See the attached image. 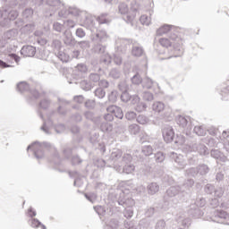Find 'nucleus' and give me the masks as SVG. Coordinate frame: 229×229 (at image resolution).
<instances>
[{
	"label": "nucleus",
	"instance_id": "obj_35",
	"mask_svg": "<svg viewBox=\"0 0 229 229\" xmlns=\"http://www.w3.org/2000/svg\"><path fill=\"white\" fill-rule=\"evenodd\" d=\"M87 71H88L87 65H85L84 64H79L75 69V72H77L78 76H81V77L83 76V74H85Z\"/></svg>",
	"mask_w": 229,
	"mask_h": 229
},
{
	"label": "nucleus",
	"instance_id": "obj_19",
	"mask_svg": "<svg viewBox=\"0 0 229 229\" xmlns=\"http://www.w3.org/2000/svg\"><path fill=\"white\" fill-rule=\"evenodd\" d=\"M158 87V83L152 81L149 77H145L143 81H141V87L142 89H145L146 90H149L154 87Z\"/></svg>",
	"mask_w": 229,
	"mask_h": 229
},
{
	"label": "nucleus",
	"instance_id": "obj_15",
	"mask_svg": "<svg viewBox=\"0 0 229 229\" xmlns=\"http://www.w3.org/2000/svg\"><path fill=\"white\" fill-rule=\"evenodd\" d=\"M64 43L69 47H74L76 46V39L72 36V33L69 30H65L64 33Z\"/></svg>",
	"mask_w": 229,
	"mask_h": 229
},
{
	"label": "nucleus",
	"instance_id": "obj_32",
	"mask_svg": "<svg viewBox=\"0 0 229 229\" xmlns=\"http://www.w3.org/2000/svg\"><path fill=\"white\" fill-rule=\"evenodd\" d=\"M128 130L131 135H139V133H140V126L136 123L129 125Z\"/></svg>",
	"mask_w": 229,
	"mask_h": 229
},
{
	"label": "nucleus",
	"instance_id": "obj_42",
	"mask_svg": "<svg viewBox=\"0 0 229 229\" xmlns=\"http://www.w3.org/2000/svg\"><path fill=\"white\" fill-rule=\"evenodd\" d=\"M131 81L133 85H140V83H142L143 81V79L142 77H140V74L137 72L135 75L131 77Z\"/></svg>",
	"mask_w": 229,
	"mask_h": 229
},
{
	"label": "nucleus",
	"instance_id": "obj_8",
	"mask_svg": "<svg viewBox=\"0 0 229 229\" xmlns=\"http://www.w3.org/2000/svg\"><path fill=\"white\" fill-rule=\"evenodd\" d=\"M133 40L130 38H118L116 40L115 49L117 53L124 54L126 53V49H128V46L133 44Z\"/></svg>",
	"mask_w": 229,
	"mask_h": 229
},
{
	"label": "nucleus",
	"instance_id": "obj_43",
	"mask_svg": "<svg viewBox=\"0 0 229 229\" xmlns=\"http://www.w3.org/2000/svg\"><path fill=\"white\" fill-rule=\"evenodd\" d=\"M51 105V100L49 98H43L39 102V108H42L43 110H47Z\"/></svg>",
	"mask_w": 229,
	"mask_h": 229
},
{
	"label": "nucleus",
	"instance_id": "obj_31",
	"mask_svg": "<svg viewBox=\"0 0 229 229\" xmlns=\"http://www.w3.org/2000/svg\"><path fill=\"white\" fill-rule=\"evenodd\" d=\"M100 130L104 132L112 131V130H114V125H112V123L110 122H102L100 125Z\"/></svg>",
	"mask_w": 229,
	"mask_h": 229
},
{
	"label": "nucleus",
	"instance_id": "obj_39",
	"mask_svg": "<svg viewBox=\"0 0 229 229\" xmlns=\"http://www.w3.org/2000/svg\"><path fill=\"white\" fill-rule=\"evenodd\" d=\"M141 153L145 155V157H150L153 155V147L151 145H145L141 148Z\"/></svg>",
	"mask_w": 229,
	"mask_h": 229
},
{
	"label": "nucleus",
	"instance_id": "obj_40",
	"mask_svg": "<svg viewBox=\"0 0 229 229\" xmlns=\"http://www.w3.org/2000/svg\"><path fill=\"white\" fill-rule=\"evenodd\" d=\"M108 14L106 13H103L101 15H99L98 18H96L97 20V22L98 24H109L110 23V21L106 19Z\"/></svg>",
	"mask_w": 229,
	"mask_h": 229
},
{
	"label": "nucleus",
	"instance_id": "obj_1",
	"mask_svg": "<svg viewBox=\"0 0 229 229\" xmlns=\"http://www.w3.org/2000/svg\"><path fill=\"white\" fill-rule=\"evenodd\" d=\"M49 148L54 151L53 159L50 162H52V164H55V165H60L62 159L58 155V151H56L55 148L51 147V143H47V142L40 143L38 141H35L31 145L28 146L27 151H30V149H32L36 158L38 160H40V158H44V150L49 149Z\"/></svg>",
	"mask_w": 229,
	"mask_h": 229
},
{
	"label": "nucleus",
	"instance_id": "obj_7",
	"mask_svg": "<svg viewBox=\"0 0 229 229\" xmlns=\"http://www.w3.org/2000/svg\"><path fill=\"white\" fill-rule=\"evenodd\" d=\"M169 157L175 163L178 169H185L187 167V159L182 154L170 152Z\"/></svg>",
	"mask_w": 229,
	"mask_h": 229
},
{
	"label": "nucleus",
	"instance_id": "obj_3",
	"mask_svg": "<svg viewBox=\"0 0 229 229\" xmlns=\"http://www.w3.org/2000/svg\"><path fill=\"white\" fill-rule=\"evenodd\" d=\"M91 40L96 44L93 47V51L98 55H103L106 47L103 46L105 42L108 40V34L106 30H97V32L91 35Z\"/></svg>",
	"mask_w": 229,
	"mask_h": 229
},
{
	"label": "nucleus",
	"instance_id": "obj_37",
	"mask_svg": "<svg viewBox=\"0 0 229 229\" xmlns=\"http://www.w3.org/2000/svg\"><path fill=\"white\" fill-rule=\"evenodd\" d=\"M198 174H199L198 172V167H191L185 171V176L196 178V176H198Z\"/></svg>",
	"mask_w": 229,
	"mask_h": 229
},
{
	"label": "nucleus",
	"instance_id": "obj_12",
	"mask_svg": "<svg viewBox=\"0 0 229 229\" xmlns=\"http://www.w3.org/2000/svg\"><path fill=\"white\" fill-rule=\"evenodd\" d=\"M114 169L116 173H124L125 174H131L135 171V165L129 163L121 166V165H113Z\"/></svg>",
	"mask_w": 229,
	"mask_h": 229
},
{
	"label": "nucleus",
	"instance_id": "obj_26",
	"mask_svg": "<svg viewBox=\"0 0 229 229\" xmlns=\"http://www.w3.org/2000/svg\"><path fill=\"white\" fill-rule=\"evenodd\" d=\"M148 194L153 196L154 194H157L158 191H160V186L157 182H151L147 187Z\"/></svg>",
	"mask_w": 229,
	"mask_h": 229
},
{
	"label": "nucleus",
	"instance_id": "obj_62",
	"mask_svg": "<svg viewBox=\"0 0 229 229\" xmlns=\"http://www.w3.org/2000/svg\"><path fill=\"white\" fill-rule=\"evenodd\" d=\"M121 99L123 103H128V101H130V99H131V97L130 93H128V91H123L121 94Z\"/></svg>",
	"mask_w": 229,
	"mask_h": 229
},
{
	"label": "nucleus",
	"instance_id": "obj_36",
	"mask_svg": "<svg viewBox=\"0 0 229 229\" xmlns=\"http://www.w3.org/2000/svg\"><path fill=\"white\" fill-rule=\"evenodd\" d=\"M171 28H173V26L171 25H163L161 28H159L157 30V35L162 36V35H165V33H169V31H171Z\"/></svg>",
	"mask_w": 229,
	"mask_h": 229
},
{
	"label": "nucleus",
	"instance_id": "obj_9",
	"mask_svg": "<svg viewBox=\"0 0 229 229\" xmlns=\"http://www.w3.org/2000/svg\"><path fill=\"white\" fill-rule=\"evenodd\" d=\"M229 215L226 211L216 210L214 213L213 221L215 223H220V225H228Z\"/></svg>",
	"mask_w": 229,
	"mask_h": 229
},
{
	"label": "nucleus",
	"instance_id": "obj_44",
	"mask_svg": "<svg viewBox=\"0 0 229 229\" xmlns=\"http://www.w3.org/2000/svg\"><path fill=\"white\" fill-rule=\"evenodd\" d=\"M109 76L114 80H119L121 78V71L117 68H113L109 72Z\"/></svg>",
	"mask_w": 229,
	"mask_h": 229
},
{
	"label": "nucleus",
	"instance_id": "obj_58",
	"mask_svg": "<svg viewBox=\"0 0 229 229\" xmlns=\"http://www.w3.org/2000/svg\"><path fill=\"white\" fill-rule=\"evenodd\" d=\"M216 187L212 184H207L204 188L206 194H209L210 196H214Z\"/></svg>",
	"mask_w": 229,
	"mask_h": 229
},
{
	"label": "nucleus",
	"instance_id": "obj_18",
	"mask_svg": "<svg viewBox=\"0 0 229 229\" xmlns=\"http://www.w3.org/2000/svg\"><path fill=\"white\" fill-rule=\"evenodd\" d=\"M131 54L132 56L140 57L144 55V48L137 41H133Z\"/></svg>",
	"mask_w": 229,
	"mask_h": 229
},
{
	"label": "nucleus",
	"instance_id": "obj_52",
	"mask_svg": "<svg viewBox=\"0 0 229 229\" xmlns=\"http://www.w3.org/2000/svg\"><path fill=\"white\" fill-rule=\"evenodd\" d=\"M94 94L96 98H98V99H103L105 96H106V92L102 88H98L94 91Z\"/></svg>",
	"mask_w": 229,
	"mask_h": 229
},
{
	"label": "nucleus",
	"instance_id": "obj_17",
	"mask_svg": "<svg viewBox=\"0 0 229 229\" xmlns=\"http://www.w3.org/2000/svg\"><path fill=\"white\" fill-rule=\"evenodd\" d=\"M189 216H191V217H194L195 219H198L203 216V211L199 209L196 204H191L190 206V209L188 210Z\"/></svg>",
	"mask_w": 229,
	"mask_h": 229
},
{
	"label": "nucleus",
	"instance_id": "obj_24",
	"mask_svg": "<svg viewBox=\"0 0 229 229\" xmlns=\"http://www.w3.org/2000/svg\"><path fill=\"white\" fill-rule=\"evenodd\" d=\"M152 110L157 114H162V112L165 110V105L160 101L154 102V104L152 105Z\"/></svg>",
	"mask_w": 229,
	"mask_h": 229
},
{
	"label": "nucleus",
	"instance_id": "obj_30",
	"mask_svg": "<svg viewBox=\"0 0 229 229\" xmlns=\"http://www.w3.org/2000/svg\"><path fill=\"white\" fill-rule=\"evenodd\" d=\"M80 87L82 89V90H85L86 92H89V90L92 89V83L89 81L83 80L80 81Z\"/></svg>",
	"mask_w": 229,
	"mask_h": 229
},
{
	"label": "nucleus",
	"instance_id": "obj_25",
	"mask_svg": "<svg viewBox=\"0 0 229 229\" xmlns=\"http://www.w3.org/2000/svg\"><path fill=\"white\" fill-rule=\"evenodd\" d=\"M198 173L200 176H206L210 173V167L208 165L200 164L197 166Z\"/></svg>",
	"mask_w": 229,
	"mask_h": 229
},
{
	"label": "nucleus",
	"instance_id": "obj_50",
	"mask_svg": "<svg viewBox=\"0 0 229 229\" xmlns=\"http://www.w3.org/2000/svg\"><path fill=\"white\" fill-rule=\"evenodd\" d=\"M140 21L143 26H149L151 24V18H149L148 15L143 14L140 18Z\"/></svg>",
	"mask_w": 229,
	"mask_h": 229
},
{
	"label": "nucleus",
	"instance_id": "obj_41",
	"mask_svg": "<svg viewBox=\"0 0 229 229\" xmlns=\"http://www.w3.org/2000/svg\"><path fill=\"white\" fill-rule=\"evenodd\" d=\"M193 132L196 133V135H199V137H203L207 135V131L203 129L202 126H195L193 128Z\"/></svg>",
	"mask_w": 229,
	"mask_h": 229
},
{
	"label": "nucleus",
	"instance_id": "obj_10",
	"mask_svg": "<svg viewBox=\"0 0 229 229\" xmlns=\"http://www.w3.org/2000/svg\"><path fill=\"white\" fill-rule=\"evenodd\" d=\"M83 15L84 20L82 22V26H84V28H87V30H90L91 31L92 30H96V24H98L96 17L90 14H87V13H84Z\"/></svg>",
	"mask_w": 229,
	"mask_h": 229
},
{
	"label": "nucleus",
	"instance_id": "obj_53",
	"mask_svg": "<svg viewBox=\"0 0 229 229\" xmlns=\"http://www.w3.org/2000/svg\"><path fill=\"white\" fill-rule=\"evenodd\" d=\"M117 98H119V93L117 90H113L108 95V99L111 103H115V101H117Z\"/></svg>",
	"mask_w": 229,
	"mask_h": 229
},
{
	"label": "nucleus",
	"instance_id": "obj_63",
	"mask_svg": "<svg viewBox=\"0 0 229 229\" xmlns=\"http://www.w3.org/2000/svg\"><path fill=\"white\" fill-rule=\"evenodd\" d=\"M119 90L123 92H128V84L126 81H123L118 84Z\"/></svg>",
	"mask_w": 229,
	"mask_h": 229
},
{
	"label": "nucleus",
	"instance_id": "obj_21",
	"mask_svg": "<svg viewBox=\"0 0 229 229\" xmlns=\"http://www.w3.org/2000/svg\"><path fill=\"white\" fill-rule=\"evenodd\" d=\"M123 158V150L121 149H114L110 156V159L114 162V165H117L115 162L122 161Z\"/></svg>",
	"mask_w": 229,
	"mask_h": 229
},
{
	"label": "nucleus",
	"instance_id": "obj_46",
	"mask_svg": "<svg viewBox=\"0 0 229 229\" xmlns=\"http://www.w3.org/2000/svg\"><path fill=\"white\" fill-rule=\"evenodd\" d=\"M84 13L85 12H81L76 7H70V15L73 17H80V15H84Z\"/></svg>",
	"mask_w": 229,
	"mask_h": 229
},
{
	"label": "nucleus",
	"instance_id": "obj_28",
	"mask_svg": "<svg viewBox=\"0 0 229 229\" xmlns=\"http://www.w3.org/2000/svg\"><path fill=\"white\" fill-rule=\"evenodd\" d=\"M139 94H141V98L144 101H153V99H155V97L153 95V93H151L150 91L145 90H140Z\"/></svg>",
	"mask_w": 229,
	"mask_h": 229
},
{
	"label": "nucleus",
	"instance_id": "obj_5",
	"mask_svg": "<svg viewBox=\"0 0 229 229\" xmlns=\"http://www.w3.org/2000/svg\"><path fill=\"white\" fill-rule=\"evenodd\" d=\"M17 17H19V13L17 12V10H0V26H3V28L10 26V22H12V21H15Z\"/></svg>",
	"mask_w": 229,
	"mask_h": 229
},
{
	"label": "nucleus",
	"instance_id": "obj_33",
	"mask_svg": "<svg viewBox=\"0 0 229 229\" xmlns=\"http://www.w3.org/2000/svg\"><path fill=\"white\" fill-rule=\"evenodd\" d=\"M130 12V9L128 8V4L126 3H120L118 4V13L121 15H126Z\"/></svg>",
	"mask_w": 229,
	"mask_h": 229
},
{
	"label": "nucleus",
	"instance_id": "obj_59",
	"mask_svg": "<svg viewBox=\"0 0 229 229\" xmlns=\"http://www.w3.org/2000/svg\"><path fill=\"white\" fill-rule=\"evenodd\" d=\"M89 81H93V83H99V81H101V75H99L98 73H90Z\"/></svg>",
	"mask_w": 229,
	"mask_h": 229
},
{
	"label": "nucleus",
	"instance_id": "obj_55",
	"mask_svg": "<svg viewBox=\"0 0 229 229\" xmlns=\"http://www.w3.org/2000/svg\"><path fill=\"white\" fill-rule=\"evenodd\" d=\"M133 160V157H131V154H123V156L122 157V161L123 164L126 165V164H131V161Z\"/></svg>",
	"mask_w": 229,
	"mask_h": 229
},
{
	"label": "nucleus",
	"instance_id": "obj_38",
	"mask_svg": "<svg viewBox=\"0 0 229 229\" xmlns=\"http://www.w3.org/2000/svg\"><path fill=\"white\" fill-rule=\"evenodd\" d=\"M225 174L226 172L223 168H218L216 170V182H223L225 180Z\"/></svg>",
	"mask_w": 229,
	"mask_h": 229
},
{
	"label": "nucleus",
	"instance_id": "obj_48",
	"mask_svg": "<svg viewBox=\"0 0 229 229\" xmlns=\"http://www.w3.org/2000/svg\"><path fill=\"white\" fill-rule=\"evenodd\" d=\"M159 44L163 47H171V46H173V42H171V40L167 38H161L159 39Z\"/></svg>",
	"mask_w": 229,
	"mask_h": 229
},
{
	"label": "nucleus",
	"instance_id": "obj_27",
	"mask_svg": "<svg viewBox=\"0 0 229 229\" xmlns=\"http://www.w3.org/2000/svg\"><path fill=\"white\" fill-rule=\"evenodd\" d=\"M69 176L71 178H75L73 182L75 187H81V185H83L81 178L78 177V172H69Z\"/></svg>",
	"mask_w": 229,
	"mask_h": 229
},
{
	"label": "nucleus",
	"instance_id": "obj_34",
	"mask_svg": "<svg viewBox=\"0 0 229 229\" xmlns=\"http://www.w3.org/2000/svg\"><path fill=\"white\" fill-rule=\"evenodd\" d=\"M15 37H17V30H7L4 34V38L5 40H13V38H15Z\"/></svg>",
	"mask_w": 229,
	"mask_h": 229
},
{
	"label": "nucleus",
	"instance_id": "obj_22",
	"mask_svg": "<svg viewBox=\"0 0 229 229\" xmlns=\"http://www.w3.org/2000/svg\"><path fill=\"white\" fill-rule=\"evenodd\" d=\"M166 194H167V196H169V198H174V196H178V194H182L180 185L170 187L166 191Z\"/></svg>",
	"mask_w": 229,
	"mask_h": 229
},
{
	"label": "nucleus",
	"instance_id": "obj_16",
	"mask_svg": "<svg viewBox=\"0 0 229 229\" xmlns=\"http://www.w3.org/2000/svg\"><path fill=\"white\" fill-rule=\"evenodd\" d=\"M37 53V48L33 46H23L22 48L21 49V55L25 57H32L35 56Z\"/></svg>",
	"mask_w": 229,
	"mask_h": 229
},
{
	"label": "nucleus",
	"instance_id": "obj_11",
	"mask_svg": "<svg viewBox=\"0 0 229 229\" xmlns=\"http://www.w3.org/2000/svg\"><path fill=\"white\" fill-rule=\"evenodd\" d=\"M162 133H163V139L165 142H166L167 144L174 140V130L170 125L165 126L163 128Z\"/></svg>",
	"mask_w": 229,
	"mask_h": 229
},
{
	"label": "nucleus",
	"instance_id": "obj_45",
	"mask_svg": "<svg viewBox=\"0 0 229 229\" xmlns=\"http://www.w3.org/2000/svg\"><path fill=\"white\" fill-rule=\"evenodd\" d=\"M210 155L213 158L216 160H223V153L219 149H212Z\"/></svg>",
	"mask_w": 229,
	"mask_h": 229
},
{
	"label": "nucleus",
	"instance_id": "obj_29",
	"mask_svg": "<svg viewBox=\"0 0 229 229\" xmlns=\"http://www.w3.org/2000/svg\"><path fill=\"white\" fill-rule=\"evenodd\" d=\"M29 225L30 226H31L32 228H38V226H41L42 229H47L41 221H39L37 218H31L29 220Z\"/></svg>",
	"mask_w": 229,
	"mask_h": 229
},
{
	"label": "nucleus",
	"instance_id": "obj_54",
	"mask_svg": "<svg viewBox=\"0 0 229 229\" xmlns=\"http://www.w3.org/2000/svg\"><path fill=\"white\" fill-rule=\"evenodd\" d=\"M85 198L88 201H90V203H95L98 199V195L94 192L85 193Z\"/></svg>",
	"mask_w": 229,
	"mask_h": 229
},
{
	"label": "nucleus",
	"instance_id": "obj_47",
	"mask_svg": "<svg viewBox=\"0 0 229 229\" xmlns=\"http://www.w3.org/2000/svg\"><path fill=\"white\" fill-rule=\"evenodd\" d=\"M155 160L157 164H162V162L165 160V154H164V152H157L155 154Z\"/></svg>",
	"mask_w": 229,
	"mask_h": 229
},
{
	"label": "nucleus",
	"instance_id": "obj_49",
	"mask_svg": "<svg viewBox=\"0 0 229 229\" xmlns=\"http://www.w3.org/2000/svg\"><path fill=\"white\" fill-rule=\"evenodd\" d=\"M75 35L78 38H85V37H87V32L83 30V28L79 27L75 30Z\"/></svg>",
	"mask_w": 229,
	"mask_h": 229
},
{
	"label": "nucleus",
	"instance_id": "obj_14",
	"mask_svg": "<svg viewBox=\"0 0 229 229\" xmlns=\"http://www.w3.org/2000/svg\"><path fill=\"white\" fill-rule=\"evenodd\" d=\"M192 187H194V181L192 179H187L184 181L182 185L180 186L182 196H187V194H191V190Z\"/></svg>",
	"mask_w": 229,
	"mask_h": 229
},
{
	"label": "nucleus",
	"instance_id": "obj_64",
	"mask_svg": "<svg viewBox=\"0 0 229 229\" xmlns=\"http://www.w3.org/2000/svg\"><path fill=\"white\" fill-rule=\"evenodd\" d=\"M155 229H165V220H158L156 224Z\"/></svg>",
	"mask_w": 229,
	"mask_h": 229
},
{
	"label": "nucleus",
	"instance_id": "obj_61",
	"mask_svg": "<svg viewBox=\"0 0 229 229\" xmlns=\"http://www.w3.org/2000/svg\"><path fill=\"white\" fill-rule=\"evenodd\" d=\"M207 204V200L203 197L197 198L195 203L193 205H196V207L203 208Z\"/></svg>",
	"mask_w": 229,
	"mask_h": 229
},
{
	"label": "nucleus",
	"instance_id": "obj_57",
	"mask_svg": "<svg viewBox=\"0 0 229 229\" xmlns=\"http://www.w3.org/2000/svg\"><path fill=\"white\" fill-rule=\"evenodd\" d=\"M121 52H117L114 55V62L115 65H121L123 64V57L121 56Z\"/></svg>",
	"mask_w": 229,
	"mask_h": 229
},
{
	"label": "nucleus",
	"instance_id": "obj_60",
	"mask_svg": "<svg viewBox=\"0 0 229 229\" xmlns=\"http://www.w3.org/2000/svg\"><path fill=\"white\" fill-rule=\"evenodd\" d=\"M59 17H69L70 15V7H63L61 11L58 13Z\"/></svg>",
	"mask_w": 229,
	"mask_h": 229
},
{
	"label": "nucleus",
	"instance_id": "obj_51",
	"mask_svg": "<svg viewBox=\"0 0 229 229\" xmlns=\"http://www.w3.org/2000/svg\"><path fill=\"white\" fill-rule=\"evenodd\" d=\"M223 194H225V188L216 187L215 188V191L213 193L214 198H222Z\"/></svg>",
	"mask_w": 229,
	"mask_h": 229
},
{
	"label": "nucleus",
	"instance_id": "obj_56",
	"mask_svg": "<svg viewBox=\"0 0 229 229\" xmlns=\"http://www.w3.org/2000/svg\"><path fill=\"white\" fill-rule=\"evenodd\" d=\"M84 117L88 121H91L92 123H97L96 116L94 115V113L90 111H87L84 113Z\"/></svg>",
	"mask_w": 229,
	"mask_h": 229
},
{
	"label": "nucleus",
	"instance_id": "obj_2",
	"mask_svg": "<svg viewBox=\"0 0 229 229\" xmlns=\"http://www.w3.org/2000/svg\"><path fill=\"white\" fill-rule=\"evenodd\" d=\"M116 201L118 205L123 207V216L126 219H131L133 217V207L135 206V200L131 199V196L128 194V190H117Z\"/></svg>",
	"mask_w": 229,
	"mask_h": 229
},
{
	"label": "nucleus",
	"instance_id": "obj_20",
	"mask_svg": "<svg viewBox=\"0 0 229 229\" xmlns=\"http://www.w3.org/2000/svg\"><path fill=\"white\" fill-rule=\"evenodd\" d=\"M58 101H59V106L57 108V112L61 115H65V114H67V106H69L71 102L64 98H58Z\"/></svg>",
	"mask_w": 229,
	"mask_h": 229
},
{
	"label": "nucleus",
	"instance_id": "obj_6",
	"mask_svg": "<svg viewBox=\"0 0 229 229\" xmlns=\"http://www.w3.org/2000/svg\"><path fill=\"white\" fill-rule=\"evenodd\" d=\"M176 123L183 128L186 131V135H191L192 131V124H191V118L189 116L178 115L176 118Z\"/></svg>",
	"mask_w": 229,
	"mask_h": 229
},
{
	"label": "nucleus",
	"instance_id": "obj_4",
	"mask_svg": "<svg viewBox=\"0 0 229 229\" xmlns=\"http://www.w3.org/2000/svg\"><path fill=\"white\" fill-rule=\"evenodd\" d=\"M16 89L18 92H21V94H24L25 92H28L30 94V96L27 98V101L30 105H33L36 99H38V98H40V93H38L36 89H30V84H28L26 81L19 82L16 86Z\"/></svg>",
	"mask_w": 229,
	"mask_h": 229
},
{
	"label": "nucleus",
	"instance_id": "obj_13",
	"mask_svg": "<svg viewBox=\"0 0 229 229\" xmlns=\"http://www.w3.org/2000/svg\"><path fill=\"white\" fill-rule=\"evenodd\" d=\"M190 149L191 151H197V153L200 154L202 157L208 155V148L201 143H191Z\"/></svg>",
	"mask_w": 229,
	"mask_h": 229
},
{
	"label": "nucleus",
	"instance_id": "obj_23",
	"mask_svg": "<svg viewBox=\"0 0 229 229\" xmlns=\"http://www.w3.org/2000/svg\"><path fill=\"white\" fill-rule=\"evenodd\" d=\"M177 223L180 225V226H183V228H189L191 226V218L179 216L177 218Z\"/></svg>",
	"mask_w": 229,
	"mask_h": 229
}]
</instances>
